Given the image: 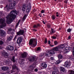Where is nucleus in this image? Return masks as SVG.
<instances>
[{
  "instance_id": "obj_50",
  "label": "nucleus",
  "mask_w": 74,
  "mask_h": 74,
  "mask_svg": "<svg viewBox=\"0 0 74 74\" xmlns=\"http://www.w3.org/2000/svg\"><path fill=\"white\" fill-rule=\"evenodd\" d=\"M48 43L49 44H50V40H49L48 41Z\"/></svg>"
},
{
  "instance_id": "obj_25",
  "label": "nucleus",
  "mask_w": 74,
  "mask_h": 74,
  "mask_svg": "<svg viewBox=\"0 0 74 74\" xmlns=\"http://www.w3.org/2000/svg\"><path fill=\"white\" fill-rule=\"evenodd\" d=\"M58 59H62L63 58V56H62V55L61 54H60L58 56Z\"/></svg>"
},
{
  "instance_id": "obj_6",
  "label": "nucleus",
  "mask_w": 74,
  "mask_h": 74,
  "mask_svg": "<svg viewBox=\"0 0 74 74\" xmlns=\"http://www.w3.org/2000/svg\"><path fill=\"white\" fill-rule=\"evenodd\" d=\"M6 49H7L8 51H12L14 50V47L10 45L6 48Z\"/></svg>"
},
{
  "instance_id": "obj_39",
  "label": "nucleus",
  "mask_w": 74,
  "mask_h": 74,
  "mask_svg": "<svg viewBox=\"0 0 74 74\" xmlns=\"http://www.w3.org/2000/svg\"><path fill=\"white\" fill-rule=\"evenodd\" d=\"M41 49H40V47H38L37 48V51H40V50Z\"/></svg>"
},
{
  "instance_id": "obj_59",
  "label": "nucleus",
  "mask_w": 74,
  "mask_h": 74,
  "mask_svg": "<svg viewBox=\"0 0 74 74\" xmlns=\"http://www.w3.org/2000/svg\"><path fill=\"white\" fill-rule=\"evenodd\" d=\"M16 1H19V0H16Z\"/></svg>"
},
{
  "instance_id": "obj_45",
  "label": "nucleus",
  "mask_w": 74,
  "mask_h": 74,
  "mask_svg": "<svg viewBox=\"0 0 74 74\" xmlns=\"http://www.w3.org/2000/svg\"><path fill=\"white\" fill-rule=\"evenodd\" d=\"M47 27L48 28H50L51 27V25H47Z\"/></svg>"
},
{
  "instance_id": "obj_21",
  "label": "nucleus",
  "mask_w": 74,
  "mask_h": 74,
  "mask_svg": "<svg viewBox=\"0 0 74 74\" xmlns=\"http://www.w3.org/2000/svg\"><path fill=\"white\" fill-rule=\"evenodd\" d=\"M60 70L61 71H62V72H64V71H65V69H64L63 67L61 66L60 67Z\"/></svg>"
},
{
  "instance_id": "obj_12",
  "label": "nucleus",
  "mask_w": 74,
  "mask_h": 74,
  "mask_svg": "<svg viewBox=\"0 0 74 74\" xmlns=\"http://www.w3.org/2000/svg\"><path fill=\"white\" fill-rule=\"evenodd\" d=\"M0 33L2 36H5V32L2 29L0 30Z\"/></svg>"
},
{
  "instance_id": "obj_63",
  "label": "nucleus",
  "mask_w": 74,
  "mask_h": 74,
  "mask_svg": "<svg viewBox=\"0 0 74 74\" xmlns=\"http://www.w3.org/2000/svg\"><path fill=\"white\" fill-rule=\"evenodd\" d=\"M59 30H61V28H59Z\"/></svg>"
},
{
  "instance_id": "obj_61",
  "label": "nucleus",
  "mask_w": 74,
  "mask_h": 74,
  "mask_svg": "<svg viewBox=\"0 0 74 74\" xmlns=\"http://www.w3.org/2000/svg\"><path fill=\"white\" fill-rule=\"evenodd\" d=\"M12 72H13V71H12V72H11V73H12Z\"/></svg>"
},
{
  "instance_id": "obj_34",
  "label": "nucleus",
  "mask_w": 74,
  "mask_h": 74,
  "mask_svg": "<svg viewBox=\"0 0 74 74\" xmlns=\"http://www.w3.org/2000/svg\"><path fill=\"white\" fill-rule=\"evenodd\" d=\"M54 45H57L58 43V42L56 41H54Z\"/></svg>"
},
{
  "instance_id": "obj_49",
  "label": "nucleus",
  "mask_w": 74,
  "mask_h": 74,
  "mask_svg": "<svg viewBox=\"0 0 74 74\" xmlns=\"http://www.w3.org/2000/svg\"><path fill=\"white\" fill-rule=\"evenodd\" d=\"M50 59H51V60H53V58H52V57H51L50 58Z\"/></svg>"
},
{
  "instance_id": "obj_42",
  "label": "nucleus",
  "mask_w": 74,
  "mask_h": 74,
  "mask_svg": "<svg viewBox=\"0 0 74 74\" xmlns=\"http://www.w3.org/2000/svg\"><path fill=\"white\" fill-rule=\"evenodd\" d=\"M47 42V38H45V44H46Z\"/></svg>"
},
{
  "instance_id": "obj_5",
  "label": "nucleus",
  "mask_w": 74,
  "mask_h": 74,
  "mask_svg": "<svg viewBox=\"0 0 74 74\" xmlns=\"http://www.w3.org/2000/svg\"><path fill=\"white\" fill-rule=\"evenodd\" d=\"M28 60L29 61H36L37 60V57L36 56L30 57L28 58Z\"/></svg>"
},
{
  "instance_id": "obj_24",
  "label": "nucleus",
  "mask_w": 74,
  "mask_h": 74,
  "mask_svg": "<svg viewBox=\"0 0 74 74\" xmlns=\"http://www.w3.org/2000/svg\"><path fill=\"white\" fill-rule=\"evenodd\" d=\"M59 72L58 71H53L52 72V74H58Z\"/></svg>"
},
{
  "instance_id": "obj_54",
  "label": "nucleus",
  "mask_w": 74,
  "mask_h": 74,
  "mask_svg": "<svg viewBox=\"0 0 74 74\" xmlns=\"http://www.w3.org/2000/svg\"><path fill=\"white\" fill-rule=\"evenodd\" d=\"M42 23H43V24H45V22H44V21H42Z\"/></svg>"
},
{
  "instance_id": "obj_13",
  "label": "nucleus",
  "mask_w": 74,
  "mask_h": 74,
  "mask_svg": "<svg viewBox=\"0 0 74 74\" xmlns=\"http://www.w3.org/2000/svg\"><path fill=\"white\" fill-rule=\"evenodd\" d=\"M41 66L43 67V69H45L47 67V65L45 62H43Z\"/></svg>"
},
{
  "instance_id": "obj_37",
  "label": "nucleus",
  "mask_w": 74,
  "mask_h": 74,
  "mask_svg": "<svg viewBox=\"0 0 74 74\" xmlns=\"http://www.w3.org/2000/svg\"><path fill=\"white\" fill-rule=\"evenodd\" d=\"M44 53H41L40 55V57H41L42 56H44Z\"/></svg>"
},
{
  "instance_id": "obj_41",
  "label": "nucleus",
  "mask_w": 74,
  "mask_h": 74,
  "mask_svg": "<svg viewBox=\"0 0 74 74\" xmlns=\"http://www.w3.org/2000/svg\"><path fill=\"white\" fill-rule=\"evenodd\" d=\"M3 44V42L1 40L0 41V45H2V44Z\"/></svg>"
},
{
  "instance_id": "obj_35",
  "label": "nucleus",
  "mask_w": 74,
  "mask_h": 74,
  "mask_svg": "<svg viewBox=\"0 0 74 74\" xmlns=\"http://www.w3.org/2000/svg\"><path fill=\"white\" fill-rule=\"evenodd\" d=\"M4 67L5 69V70H8V69H9V68L8 66H4Z\"/></svg>"
},
{
  "instance_id": "obj_16",
  "label": "nucleus",
  "mask_w": 74,
  "mask_h": 74,
  "mask_svg": "<svg viewBox=\"0 0 74 74\" xmlns=\"http://www.w3.org/2000/svg\"><path fill=\"white\" fill-rule=\"evenodd\" d=\"M53 51H59V49L58 46L54 47L53 49Z\"/></svg>"
},
{
  "instance_id": "obj_53",
  "label": "nucleus",
  "mask_w": 74,
  "mask_h": 74,
  "mask_svg": "<svg viewBox=\"0 0 74 74\" xmlns=\"http://www.w3.org/2000/svg\"><path fill=\"white\" fill-rule=\"evenodd\" d=\"M33 31H34V32H36V31H37V30L35 29H33Z\"/></svg>"
},
{
  "instance_id": "obj_4",
  "label": "nucleus",
  "mask_w": 74,
  "mask_h": 74,
  "mask_svg": "<svg viewBox=\"0 0 74 74\" xmlns=\"http://www.w3.org/2000/svg\"><path fill=\"white\" fill-rule=\"evenodd\" d=\"M5 19L1 18L0 19V23L1 24V25L0 26L1 28H3V27L6 26V23H5Z\"/></svg>"
},
{
  "instance_id": "obj_3",
  "label": "nucleus",
  "mask_w": 74,
  "mask_h": 74,
  "mask_svg": "<svg viewBox=\"0 0 74 74\" xmlns=\"http://www.w3.org/2000/svg\"><path fill=\"white\" fill-rule=\"evenodd\" d=\"M29 45L34 48L37 45V40L36 39H32L30 40L29 42Z\"/></svg>"
},
{
  "instance_id": "obj_29",
  "label": "nucleus",
  "mask_w": 74,
  "mask_h": 74,
  "mask_svg": "<svg viewBox=\"0 0 74 74\" xmlns=\"http://www.w3.org/2000/svg\"><path fill=\"white\" fill-rule=\"evenodd\" d=\"M26 17H27V16H26V15H24L23 18L22 20L23 21H25L26 19Z\"/></svg>"
},
{
  "instance_id": "obj_57",
  "label": "nucleus",
  "mask_w": 74,
  "mask_h": 74,
  "mask_svg": "<svg viewBox=\"0 0 74 74\" xmlns=\"http://www.w3.org/2000/svg\"><path fill=\"white\" fill-rule=\"evenodd\" d=\"M56 16H59V14H57L56 15Z\"/></svg>"
},
{
  "instance_id": "obj_27",
  "label": "nucleus",
  "mask_w": 74,
  "mask_h": 74,
  "mask_svg": "<svg viewBox=\"0 0 74 74\" xmlns=\"http://www.w3.org/2000/svg\"><path fill=\"white\" fill-rule=\"evenodd\" d=\"M27 8L31 9V4L30 3H28V4Z\"/></svg>"
},
{
  "instance_id": "obj_26",
  "label": "nucleus",
  "mask_w": 74,
  "mask_h": 74,
  "mask_svg": "<svg viewBox=\"0 0 74 74\" xmlns=\"http://www.w3.org/2000/svg\"><path fill=\"white\" fill-rule=\"evenodd\" d=\"M13 38V37L12 36H10L9 38H8V41H10Z\"/></svg>"
},
{
  "instance_id": "obj_51",
  "label": "nucleus",
  "mask_w": 74,
  "mask_h": 74,
  "mask_svg": "<svg viewBox=\"0 0 74 74\" xmlns=\"http://www.w3.org/2000/svg\"><path fill=\"white\" fill-rule=\"evenodd\" d=\"M38 71V70H37V69H35V71Z\"/></svg>"
},
{
  "instance_id": "obj_17",
  "label": "nucleus",
  "mask_w": 74,
  "mask_h": 74,
  "mask_svg": "<svg viewBox=\"0 0 74 74\" xmlns=\"http://www.w3.org/2000/svg\"><path fill=\"white\" fill-rule=\"evenodd\" d=\"M2 55H4V56H8V54L7 53L5 52V51H2Z\"/></svg>"
},
{
  "instance_id": "obj_32",
  "label": "nucleus",
  "mask_w": 74,
  "mask_h": 74,
  "mask_svg": "<svg viewBox=\"0 0 74 74\" xmlns=\"http://www.w3.org/2000/svg\"><path fill=\"white\" fill-rule=\"evenodd\" d=\"M60 63V60H58L56 62V64H58Z\"/></svg>"
},
{
  "instance_id": "obj_23",
  "label": "nucleus",
  "mask_w": 74,
  "mask_h": 74,
  "mask_svg": "<svg viewBox=\"0 0 74 74\" xmlns=\"http://www.w3.org/2000/svg\"><path fill=\"white\" fill-rule=\"evenodd\" d=\"M12 70H14V69H16L17 70H18V68L16 67V65H14L12 66Z\"/></svg>"
},
{
  "instance_id": "obj_56",
  "label": "nucleus",
  "mask_w": 74,
  "mask_h": 74,
  "mask_svg": "<svg viewBox=\"0 0 74 74\" xmlns=\"http://www.w3.org/2000/svg\"><path fill=\"white\" fill-rule=\"evenodd\" d=\"M16 36L15 37H14V40H15V39H16Z\"/></svg>"
},
{
  "instance_id": "obj_19",
  "label": "nucleus",
  "mask_w": 74,
  "mask_h": 74,
  "mask_svg": "<svg viewBox=\"0 0 74 74\" xmlns=\"http://www.w3.org/2000/svg\"><path fill=\"white\" fill-rule=\"evenodd\" d=\"M38 27H40V25L39 24L34 25L33 26L34 28H38Z\"/></svg>"
},
{
  "instance_id": "obj_11",
  "label": "nucleus",
  "mask_w": 74,
  "mask_h": 74,
  "mask_svg": "<svg viewBox=\"0 0 74 74\" xmlns=\"http://www.w3.org/2000/svg\"><path fill=\"white\" fill-rule=\"evenodd\" d=\"M24 31L23 30H20V31L16 33L17 35H23L24 34Z\"/></svg>"
},
{
  "instance_id": "obj_38",
  "label": "nucleus",
  "mask_w": 74,
  "mask_h": 74,
  "mask_svg": "<svg viewBox=\"0 0 74 74\" xmlns=\"http://www.w3.org/2000/svg\"><path fill=\"white\" fill-rule=\"evenodd\" d=\"M51 18L53 19H55L56 18V17H55V16H51Z\"/></svg>"
},
{
  "instance_id": "obj_15",
  "label": "nucleus",
  "mask_w": 74,
  "mask_h": 74,
  "mask_svg": "<svg viewBox=\"0 0 74 74\" xmlns=\"http://www.w3.org/2000/svg\"><path fill=\"white\" fill-rule=\"evenodd\" d=\"M27 55V53H24L21 54V57L23 58H25L26 57Z\"/></svg>"
},
{
  "instance_id": "obj_18",
  "label": "nucleus",
  "mask_w": 74,
  "mask_h": 74,
  "mask_svg": "<svg viewBox=\"0 0 74 74\" xmlns=\"http://www.w3.org/2000/svg\"><path fill=\"white\" fill-rule=\"evenodd\" d=\"M24 60L21 59L20 60V61H19V62H20V63L21 64H24Z\"/></svg>"
},
{
  "instance_id": "obj_31",
  "label": "nucleus",
  "mask_w": 74,
  "mask_h": 74,
  "mask_svg": "<svg viewBox=\"0 0 74 74\" xmlns=\"http://www.w3.org/2000/svg\"><path fill=\"white\" fill-rule=\"evenodd\" d=\"M30 10H31V9L27 8L26 9V12H30Z\"/></svg>"
},
{
  "instance_id": "obj_48",
  "label": "nucleus",
  "mask_w": 74,
  "mask_h": 74,
  "mask_svg": "<svg viewBox=\"0 0 74 74\" xmlns=\"http://www.w3.org/2000/svg\"><path fill=\"white\" fill-rule=\"evenodd\" d=\"M68 38L69 39H71V37H70V36H68Z\"/></svg>"
},
{
  "instance_id": "obj_33",
  "label": "nucleus",
  "mask_w": 74,
  "mask_h": 74,
  "mask_svg": "<svg viewBox=\"0 0 74 74\" xmlns=\"http://www.w3.org/2000/svg\"><path fill=\"white\" fill-rule=\"evenodd\" d=\"M71 29H68L67 30V32H68L69 33H70V32H71Z\"/></svg>"
},
{
  "instance_id": "obj_55",
  "label": "nucleus",
  "mask_w": 74,
  "mask_h": 74,
  "mask_svg": "<svg viewBox=\"0 0 74 74\" xmlns=\"http://www.w3.org/2000/svg\"><path fill=\"white\" fill-rule=\"evenodd\" d=\"M9 2H11V1H12V0H8Z\"/></svg>"
},
{
  "instance_id": "obj_40",
  "label": "nucleus",
  "mask_w": 74,
  "mask_h": 74,
  "mask_svg": "<svg viewBox=\"0 0 74 74\" xmlns=\"http://www.w3.org/2000/svg\"><path fill=\"white\" fill-rule=\"evenodd\" d=\"M1 69L2 70H3L4 71V70H5L4 66L2 67Z\"/></svg>"
},
{
  "instance_id": "obj_62",
  "label": "nucleus",
  "mask_w": 74,
  "mask_h": 74,
  "mask_svg": "<svg viewBox=\"0 0 74 74\" xmlns=\"http://www.w3.org/2000/svg\"><path fill=\"white\" fill-rule=\"evenodd\" d=\"M56 14H58V12H57L56 13Z\"/></svg>"
},
{
  "instance_id": "obj_9",
  "label": "nucleus",
  "mask_w": 74,
  "mask_h": 74,
  "mask_svg": "<svg viewBox=\"0 0 74 74\" xmlns=\"http://www.w3.org/2000/svg\"><path fill=\"white\" fill-rule=\"evenodd\" d=\"M22 38H21V37H18L16 41L17 44L19 45V44L20 43L22 42Z\"/></svg>"
},
{
  "instance_id": "obj_60",
  "label": "nucleus",
  "mask_w": 74,
  "mask_h": 74,
  "mask_svg": "<svg viewBox=\"0 0 74 74\" xmlns=\"http://www.w3.org/2000/svg\"><path fill=\"white\" fill-rule=\"evenodd\" d=\"M43 16H45V14H43Z\"/></svg>"
},
{
  "instance_id": "obj_2",
  "label": "nucleus",
  "mask_w": 74,
  "mask_h": 74,
  "mask_svg": "<svg viewBox=\"0 0 74 74\" xmlns=\"http://www.w3.org/2000/svg\"><path fill=\"white\" fill-rule=\"evenodd\" d=\"M16 5V2L15 1H13V3H10L8 5H7L6 7L5 8L4 10L6 11H9L10 9L12 10L14 8V7H15Z\"/></svg>"
},
{
  "instance_id": "obj_20",
  "label": "nucleus",
  "mask_w": 74,
  "mask_h": 74,
  "mask_svg": "<svg viewBox=\"0 0 74 74\" xmlns=\"http://www.w3.org/2000/svg\"><path fill=\"white\" fill-rule=\"evenodd\" d=\"M26 6L25 5H24L22 8V10L25 11L26 10Z\"/></svg>"
},
{
  "instance_id": "obj_7",
  "label": "nucleus",
  "mask_w": 74,
  "mask_h": 74,
  "mask_svg": "<svg viewBox=\"0 0 74 74\" xmlns=\"http://www.w3.org/2000/svg\"><path fill=\"white\" fill-rule=\"evenodd\" d=\"M55 53L54 51L52 50H50L48 51H47L46 53H45V55L46 56H48L50 54H53Z\"/></svg>"
},
{
  "instance_id": "obj_47",
  "label": "nucleus",
  "mask_w": 74,
  "mask_h": 74,
  "mask_svg": "<svg viewBox=\"0 0 74 74\" xmlns=\"http://www.w3.org/2000/svg\"><path fill=\"white\" fill-rule=\"evenodd\" d=\"M68 0H66L65 1H64V3H67L68 2Z\"/></svg>"
},
{
  "instance_id": "obj_10",
  "label": "nucleus",
  "mask_w": 74,
  "mask_h": 74,
  "mask_svg": "<svg viewBox=\"0 0 74 74\" xmlns=\"http://www.w3.org/2000/svg\"><path fill=\"white\" fill-rule=\"evenodd\" d=\"M70 61H67L65 63V66L66 67H69L70 66Z\"/></svg>"
},
{
  "instance_id": "obj_28",
  "label": "nucleus",
  "mask_w": 74,
  "mask_h": 74,
  "mask_svg": "<svg viewBox=\"0 0 74 74\" xmlns=\"http://www.w3.org/2000/svg\"><path fill=\"white\" fill-rule=\"evenodd\" d=\"M11 60L12 61V62H15V57L14 56L12 57L11 59Z\"/></svg>"
},
{
  "instance_id": "obj_14",
  "label": "nucleus",
  "mask_w": 74,
  "mask_h": 74,
  "mask_svg": "<svg viewBox=\"0 0 74 74\" xmlns=\"http://www.w3.org/2000/svg\"><path fill=\"white\" fill-rule=\"evenodd\" d=\"M59 50L62 49L64 47V45L63 44H62L59 46H58Z\"/></svg>"
},
{
  "instance_id": "obj_8",
  "label": "nucleus",
  "mask_w": 74,
  "mask_h": 74,
  "mask_svg": "<svg viewBox=\"0 0 74 74\" xmlns=\"http://www.w3.org/2000/svg\"><path fill=\"white\" fill-rule=\"evenodd\" d=\"M71 47H66L64 50V53H67L68 52L70 51V50H71Z\"/></svg>"
},
{
  "instance_id": "obj_52",
  "label": "nucleus",
  "mask_w": 74,
  "mask_h": 74,
  "mask_svg": "<svg viewBox=\"0 0 74 74\" xmlns=\"http://www.w3.org/2000/svg\"><path fill=\"white\" fill-rule=\"evenodd\" d=\"M19 21H18V23H17V24L16 25V26H18V25H19Z\"/></svg>"
},
{
  "instance_id": "obj_64",
  "label": "nucleus",
  "mask_w": 74,
  "mask_h": 74,
  "mask_svg": "<svg viewBox=\"0 0 74 74\" xmlns=\"http://www.w3.org/2000/svg\"><path fill=\"white\" fill-rule=\"evenodd\" d=\"M1 74H6L5 73H1Z\"/></svg>"
},
{
  "instance_id": "obj_22",
  "label": "nucleus",
  "mask_w": 74,
  "mask_h": 74,
  "mask_svg": "<svg viewBox=\"0 0 74 74\" xmlns=\"http://www.w3.org/2000/svg\"><path fill=\"white\" fill-rule=\"evenodd\" d=\"M34 67H35L34 65H32L30 66L29 67V68L30 69H31V70H33L34 69Z\"/></svg>"
},
{
  "instance_id": "obj_36",
  "label": "nucleus",
  "mask_w": 74,
  "mask_h": 74,
  "mask_svg": "<svg viewBox=\"0 0 74 74\" xmlns=\"http://www.w3.org/2000/svg\"><path fill=\"white\" fill-rule=\"evenodd\" d=\"M70 72H71V73H70V74H74V71H73L72 70H71L70 71Z\"/></svg>"
},
{
  "instance_id": "obj_1",
  "label": "nucleus",
  "mask_w": 74,
  "mask_h": 74,
  "mask_svg": "<svg viewBox=\"0 0 74 74\" xmlns=\"http://www.w3.org/2000/svg\"><path fill=\"white\" fill-rule=\"evenodd\" d=\"M17 11L15 10H12L8 15L6 17V22L7 23H10L11 21L14 20L16 17V15L17 14Z\"/></svg>"
},
{
  "instance_id": "obj_58",
  "label": "nucleus",
  "mask_w": 74,
  "mask_h": 74,
  "mask_svg": "<svg viewBox=\"0 0 74 74\" xmlns=\"http://www.w3.org/2000/svg\"><path fill=\"white\" fill-rule=\"evenodd\" d=\"M6 63H8V62L7 61V62H5Z\"/></svg>"
},
{
  "instance_id": "obj_46",
  "label": "nucleus",
  "mask_w": 74,
  "mask_h": 74,
  "mask_svg": "<svg viewBox=\"0 0 74 74\" xmlns=\"http://www.w3.org/2000/svg\"><path fill=\"white\" fill-rule=\"evenodd\" d=\"M52 38H53V39H56V37L55 36H53Z\"/></svg>"
},
{
  "instance_id": "obj_30",
  "label": "nucleus",
  "mask_w": 74,
  "mask_h": 74,
  "mask_svg": "<svg viewBox=\"0 0 74 74\" xmlns=\"http://www.w3.org/2000/svg\"><path fill=\"white\" fill-rule=\"evenodd\" d=\"M51 31L52 32H50V34H52V33H55V30L53 29H51Z\"/></svg>"
},
{
  "instance_id": "obj_44",
  "label": "nucleus",
  "mask_w": 74,
  "mask_h": 74,
  "mask_svg": "<svg viewBox=\"0 0 74 74\" xmlns=\"http://www.w3.org/2000/svg\"><path fill=\"white\" fill-rule=\"evenodd\" d=\"M69 59H71V60H72V59H73V57L71 56L69 57Z\"/></svg>"
},
{
  "instance_id": "obj_43",
  "label": "nucleus",
  "mask_w": 74,
  "mask_h": 74,
  "mask_svg": "<svg viewBox=\"0 0 74 74\" xmlns=\"http://www.w3.org/2000/svg\"><path fill=\"white\" fill-rule=\"evenodd\" d=\"M45 12V11L44 10H42L41 11V13H44Z\"/></svg>"
}]
</instances>
